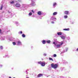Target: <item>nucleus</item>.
<instances>
[{
  "instance_id": "1",
  "label": "nucleus",
  "mask_w": 78,
  "mask_h": 78,
  "mask_svg": "<svg viewBox=\"0 0 78 78\" xmlns=\"http://www.w3.org/2000/svg\"><path fill=\"white\" fill-rule=\"evenodd\" d=\"M58 67V65L57 64H54L53 63H52L51 64V67L52 68H53V69H57Z\"/></svg>"
},
{
  "instance_id": "2",
  "label": "nucleus",
  "mask_w": 78,
  "mask_h": 78,
  "mask_svg": "<svg viewBox=\"0 0 78 78\" xmlns=\"http://www.w3.org/2000/svg\"><path fill=\"white\" fill-rule=\"evenodd\" d=\"M15 6L18 8H19V7H20V5L18 3H16L15 5Z\"/></svg>"
},
{
  "instance_id": "3",
  "label": "nucleus",
  "mask_w": 78,
  "mask_h": 78,
  "mask_svg": "<svg viewBox=\"0 0 78 78\" xmlns=\"http://www.w3.org/2000/svg\"><path fill=\"white\" fill-rule=\"evenodd\" d=\"M43 76V74H39L37 76V77L39 78L40 77H41V76Z\"/></svg>"
},
{
  "instance_id": "4",
  "label": "nucleus",
  "mask_w": 78,
  "mask_h": 78,
  "mask_svg": "<svg viewBox=\"0 0 78 78\" xmlns=\"http://www.w3.org/2000/svg\"><path fill=\"white\" fill-rule=\"evenodd\" d=\"M69 11H65L64 13L65 14H66V15H67L69 14Z\"/></svg>"
},
{
  "instance_id": "5",
  "label": "nucleus",
  "mask_w": 78,
  "mask_h": 78,
  "mask_svg": "<svg viewBox=\"0 0 78 78\" xmlns=\"http://www.w3.org/2000/svg\"><path fill=\"white\" fill-rule=\"evenodd\" d=\"M41 65L42 66H45V63L44 62H41Z\"/></svg>"
},
{
  "instance_id": "6",
  "label": "nucleus",
  "mask_w": 78,
  "mask_h": 78,
  "mask_svg": "<svg viewBox=\"0 0 78 78\" xmlns=\"http://www.w3.org/2000/svg\"><path fill=\"white\" fill-rule=\"evenodd\" d=\"M42 43L43 44H45L46 43V41H45V40H43L42 41Z\"/></svg>"
},
{
  "instance_id": "7",
  "label": "nucleus",
  "mask_w": 78,
  "mask_h": 78,
  "mask_svg": "<svg viewBox=\"0 0 78 78\" xmlns=\"http://www.w3.org/2000/svg\"><path fill=\"white\" fill-rule=\"evenodd\" d=\"M37 14H38V15H39L40 16H41V14H42V13L41 12V11H38L37 12Z\"/></svg>"
},
{
  "instance_id": "8",
  "label": "nucleus",
  "mask_w": 78,
  "mask_h": 78,
  "mask_svg": "<svg viewBox=\"0 0 78 78\" xmlns=\"http://www.w3.org/2000/svg\"><path fill=\"white\" fill-rule=\"evenodd\" d=\"M58 14L57 12H55L53 13V16H56Z\"/></svg>"
},
{
  "instance_id": "9",
  "label": "nucleus",
  "mask_w": 78,
  "mask_h": 78,
  "mask_svg": "<svg viewBox=\"0 0 78 78\" xmlns=\"http://www.w3.org/2000/svg\"><path fill=\"white\" fill-rule=\"evenodd\" d=\"M61 39H64L65 38V36H61Z\"/></svg>"
},
{
  "instance_id": "10",
  "label": "nucleus",
  "mask_w": 78,
  "mask_h": 78,
  "mask_svg": "<svg viewBox=\"0 0 78 78\" xmlns=\"http://www.w3.org/2000/svg\"><path fill=\"white\" fill-rule=\"evenodd\" d=\"M63 30H64V31H69V28H68V29H63Z\"/></svg>"
},
{
  "instance_id": "11",
  "label": "nucleus",
  "mask_w": 78,
  "mask_h": 78,
  "mask_svg": "<svg viewBox=\"0 0 78 78\" xmlns=\"http://www.w3.org/2000/svg\"><path fill=\"white\" fill-rule=\"evenodd\" d=\"M46 42L48 44H50V43L51 41H50V40H48V41H46Z\"/></svg>"
},
{
  "instance_id": "12",
  "label": "nucleus",
  "mask_w": 78,
  "mask_h": 78,
  "mask_svg": "<svg viewBox=\"0 0 78 78\" xmlns=\"http://www.w3.org/2000/svg\"><path fill=\"white\" fill-rule=\"evenodd\" d=\"M57 48H59L61 47V45L60 44H58L56 46Z\"/></svg>"
},
{
  "instance_id": "13",
  "label": "nucleus",
  "mask_w": 78,
  "mask_h": 78,
  "mask_svg": "<svg viewBox=\"0 0 78 78\" xmlns=\"http://www.w3.org/2000/svg\"><path fill=\"white\" fill-rule=\"evenodd\" d=\"M17 45H20L21 44V42L18 41L17 42Z\"/></svg>"
},
{
  "instance_id": "14",
  "label": "nucleus",
  "mask_w": 78,
  "mask_h": 78,
  "mask_svg": "<svg viewBox=\"0 0 78 78\" xmlns=\"http://www.w3.org/2000/svg\"><path fill=\"white\" fill-rule=\"evenodd\" d=\"M57 34L58 35H62V33H61V32H58L57 33Z\"/></svg>"
},
{
  "instance_id": "15",
  "label": "nucleus",
  "mask_w": 78,
  "mask_h": 78,
  "mask_svg": "<svg viewBox=\"0 0 78 78\" xmlns=\"http://www.w3.org/2000/svg\"><path fill=\"white\" fill-rule=\"evenodd\" d=\"M63 44H64V42L63 41H61L60 42V45H62Z\"/></svg>"
},
{
  "instance_id": "16",
  "label": "nucleus",
  "mask_w": 78,
  "mask_h": 78,
  "mask_svg": "<svg viewBox=\"0 0 78 78\" xmlns=\"http://www.w3.org/2000/svg\"><path fill=\"white\" fill-rule=\"evenodd\" d=\"M14 3V1H12V2H10V4H13V3Z\"/></svg>"
},
{
  "instance_id": "17",
  "label": "nucleus",
  "mask_w": 78,
  "mask_h": 78,
  "mask_svg": "<svg viewBox=\"0 0 78 78\" xmlns=\"http://www.w3.org/2000/svg\"><path fill=\"white\" fill-rule=\"evenodd\" d=\"M49 59L50 60H51V61H53V58H49Z\"/></svg>"
},
{
  "instance_id": "18",
  "label": "nucleus",
  "mask_w": 78,
  "mask_h": 78,
  "mask_svg": "<svg viewBox=\"0 0 78 78\" xmlns=\"http://www.w3.org/2000/svg\"><path fill=\"white\" fill-rule=\"evenodd\" d=\"M64 17L65 19H67V17H68L67 16V15L64 16Z\"/></svg>"
},
{
  "instance_id": "19",
  "label": "nucleus",
  "mask_w": 78,
  "mask_h": 78,
  "mask_svg": "<svg viewBox=\"0 0 78 78\" xmlns=\"http://www.w3.org/2000/svg\"><path fill=\"white\" fill-rule=\"evenodd\" d=\"M12 44L13 45H16V43L15 42H13Z\"/></svg>"
},
{
  "instance_id": "20",
  "label": "nucleus",
  "mask_w": 78,
  "mask_h": 78,
  "mask_svg": "<svg viewBox=\"0 0 78 78\" xmlns=\"http://www.w3.org/2000/svg\"><path fill=\"white\" fill-rule=\"evenodd\" d=\"M42 63V62L40 61V62H38V63L39 64H41V63Z\"/></svg>"
},
{
  "instance_id": "21",
  "label": "nucleus",
  "mask_w": 78,
  "mask_h": 78,
  "mask_svg": "<svg viewBox=\"0 0 78 78\" xmlns=\"http://www.w3.org/2000/svg\"><path fill=\"white\" fill-rule=\"evenodd\" d=\"M3 5H2L1 6V8L0 9V10H2V9H3Z\"/></svg>"
},
{
  "instance_id": "22",
  "label": "nucleus",
  "mask_w": 78,
  "mask_h": 78,
  "mask_svg": "<svg viewBox=\"0 0 78 78\" xmlns=\"http://www.w3.org/2000/svg\"><path fill=\"white\" fill-rule=\"evenodd\" d=\"M22 37H25V35L24 34H23L22 35Z\"/></svg>"
},
{
  "instance_id": "23",
  "label": "nucleus",
  "mask_w": 78,
  "mask_h": 78,
  "mask_svg": "<svg viewBox=\"0 0 78 78\" xmlns=\"http://www.w3.org/2000/svg\"><path fill=\"white\" fill-rule=\"evenodd\" d=\"M57 56V55H56V54H54L53 55V57H56Z\"/></svg>"
},
{
  "instance_id": "24",
  "label": "nucleus",
  "mask_w": 78,
  "mask_h": 78,
  "mask_svg": "<svg viewBox=\"0 0 78 78\" xmlns=\"http://www.w3.org/2000/svg\"><path fill=\"white\" fill-rule=\"evenodd\" d=\"M29 16H31L32 15V13L31 12H30L29 14Z\"/></svg>"
},
{
  "instance_id": "25",
  "label": "nucleus",
  "mask_w": 78,
  "mask_h": 78,
  "mask_svg": "<svg viewBox=\"0 0 78 78\" xmlns=\"http://www.w3.org/2000/svg\"><path fill=\"white\" fill-rule=\"evenodd\" d=\"M55 5H56V3H54L53 5V6H55Z\"/></svg>"
},
{
  "instance_id": "26",
  "label": "nucleus",
  "mask_w": 78,
  "mask_h": 78,
  "mask_svg": "<svg viewBox=\"0 0 78 78\" xmlns=\"http://www.w3.org/2000/svg\"><path fill=\"white\" fill-rule=\"evenodd\" d=\"M0 48H1V49H3V46H0Z\"/></svg>"
},
{
  "instance_id": "27",
  "label": "nucleus",
  "mask_w": 78,
  "mask_h": 78,
  "mask_svg": "<svg viewBox=\"0 0 78 78\" xmlns=\"http://www.w3.org/2000/svg\"><path fill=\"white\" fill-rule=\"evenodd\" d=\"M53 44H54L55 45H56V44L55 42H53Z\"/></svg>"
},
{
  "instance_id": "28",
  "label": "nucleus",
  "mask_w": 78,
  "mask_h": 78,
  "mask_svg": "<svg viewBox=\"0 0 78 78\" xmlns=\"http://www.w3.org/2000/svg\"><path fill=\"white\" fill-rule=\"evenodd\" d=\"M31 12H33V13H34V11H33V10H31Z\"/></svg>"
},
{
  "instance_id": "29",
  "label": "nucleus",
  "mask_w": 78,
  "mask_h": 78,
  "mask_svg": "<svg viewBox=\"0 0 78 78\" xmlns=\"http://www.w3.org/2000/svg\"><path fill=\"white\" fill-rule=\"evenodd\" d=\"M20 34H22V31H21L20 32Z\"/></svg>"
},
{
  "instance_id": "30",
  "label": "nucleus",
  "mask_w": 78,
  "mask_h": 78,
  "mask_svg": "<svg viewBox=\"0 0 78 78\" xmlns=\"http://www.w3.org/2000/svg\"><path fill=\"white\" fill-rule=\"evenodd\" d=\"M1 32H2V30L0 29V33H1Z\"/></svg>"
},
{
  "instance_id": "31",
  "label": "nucleus",
  "mask_w": 78,
  "mask_h": 78,
  "mask_svg": "<svg viewBox=\"0 0 78 78\" xmlns=\"http://www.w3.org/2000/svg\"><path fill=\"white\" fill-rule=\"evenodd\" d=\"M44 56H46V55H47V54H44Z\"/></svg>"
},
{
  "instance_id": "32",
  "label": "nucleus",
  "mask_w": 78,
  "mask_h": 78,
  "mask_svg": "<svg viewBox=\"0 0 78 78\" xmlns=\"http://www.w3.org/2000/svg\"><path fill=\"white\" fill-rule=\"evenodd\" d=\"M52 23H54V22L52 21Z\"/></svg>"
},
{
  "instance_id": "33",
  "label": "nucleus",
  "mask_w": 78,
  "mask_h": 78,
  "mask_svg": "<svg viewBox=\"0 0 78 78\" xmlns=\"http://www.w3.org/2000/svg\"><path fill=\"white\" fill-rule=\"evenodd\" d=\"M76 51H78V48L76 50Z\"/></svg>"
},
{
  "instance_id": "34",
  "label": "nucleus",
  "mask_w": 78,
  "mask_h": 78,
  "mask_svg": "<svg viewBox=\"0 0 78 78\" xmlns=\"http://www.w3.org/2000/svg\"><path fill=\"white\" fill-rule=\"evenodd\" d=\"M55 19H56V18H55Z\"/></svg>"
}]
</instances>
